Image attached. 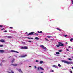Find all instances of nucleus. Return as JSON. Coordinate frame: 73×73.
<instances>
[{
  "label": "nucleus",
  "mask_w": 73,
  "mask_h": 73,
  "mask_svg": "<svg viewBox=\"0 0 73 73\" xmlns=\"http://www.w3.org/2000/svg\"><path fill=\"white\" fill-rule=\"evenodd\" d=\"M61 61L64 63H66L67 64H73V62H68L64 60H62Z\"/></svg>",
  "instance_id": "obj_1"
},
{
  "label": "nucleus",
  "mask_w": 73,
  "mask_h": 73,
  "mask_svg": "<svg viewBox=\"0 0 73 73\" xmlns=\"http://www.w3.org/2000/svg\"><path fill=\"white\" fill-rule=\"evenodd\" d=\"M58 43L60 44L56 45V46L57 47H60V46H64V44H63V43L58 42Z\"/></svg>",
  "instance_id": "obj_2"
},
{
  "label": "nucleus",
  "mask_w": 73,
  "mask_h": 73,
  "mask_svg": "<svg viewBox=\"0 0 73 73\" xmlns=\"http://www.w3.org/2000/svg\"><path fill=\"white\" fill-rule=\"evenodd\" d=\"M34 33H35V32H32L29 33L28 34H27V36H29V35H33Z\"/></svg>",
  "instance_id": "obj_3"
},
{
  "label": "nucleus",
  "mask_w": 73,
  "mask_h": 73,
  "mask_svg": "<svg viewBox=\"0 0 73 73\" xmlns=\"http://www.w3.org/2000/svg\"><path fill=\"white\" fill-rule=\"evenodd\" d=\"M40 46L42 48V49H46V47H45L44 45H40Z\"/></svg>",
  "instance_id": "obj_4"
},
{
  "label": "nucleus",
  "mask_w": 73,
  "mask_h": 73,
  "mask_svg": "<svg viewBox=\"0 0 73 73\" xmlns=\"http://www.w3.org/2000/svg\"><path fill=\"white\" fill-rule=\"evenodd\" d=\"M21 49H28V48H27L26 46H25L24 47H21Z\"/></svg>",
  "instance_id": "obj_5"
},
{
  "label": "nucleus",
  "mask_w": 73,
  "mask_h": 73,
  "mask_svg": "<svg viewBox=\"0 0 73 73\" xmlns=\"http://www.w3.org/2000/svg\"><path fill=\"white\" fill-rule=\"evenodd\" d=\"M11 52H14V53H19V52L17 51L14 50H11Z\"/></svg>",
  "instance_id": "obj_6"
},
{
  "label": "nucleus",
  "mask_w": 73,
  "mask_h": 73,
  "mask_svg": "<svg viewBox=\"0 0 73 73\" xmlns=\"http://www.w3.org/2000/svg\"><path fill=\"white\" fill-rule=\"evenodd\" d=\"M0 42H4L5 41H4V40H3V39H1L0 40Z\"/></svg>",
  "instance_id": "obj_7"
},
{
  "label": "nucleus",
  "mask_w": 73,
  "mask_h": 73,
  "mask_svg": "<svg viewBox=\"0 0 73 73\" xmlns=\"http://www.w3.org/2000/svg\"><path fill=\"white\" fill-rule=\"evenodd\" d=\"M4 52V50H0V53H3Z\"/></svg>",
  "instance_id": "obj_8"
},
{
  "label": "nucleus",
  "mask_w": 73,
  "mask_h": 73,
  "mask_svg": "<svg viewBox=\"0 0 73 73\" xmlns=\"http://www.w3.org/2000/svg\"><path fill=\"white\" fill-rule=\"evenodd\" d=\"M12 65H13L14 66H17V64H12Z\"/></svg>",
  "instance_id": "obj_9"
},
{
  "label": "nucleus",
  "mask_w": 73,
  "mask_h": 73,
  "mask_svg": "<svg viewBox=\"0 0 73 73\" xmlns=\"http://www.w3.org/2000/svg\"><path fill=\"white\" fill-rule=\"evenodd\" d=\"M56 29L57 30H58V31H60V32H61V29H60L59 28H57Z\"/></svg>",
  "instance_id": "obj_10"
},
{
  "label": "nucleus",
  "mask_w": 73,
  "mask_h": 73,
  "mask_svg": "<svg viewBox=\"0 0 73 73\" xmlns=\"http://www.w3.org/2000/svg\"><path fill=\"white\" fill-rule=\"evenodd\" d=\"M27 56V55H25L21 56V57H26Z\"/></svg>",
  "instance_id": "obj_11"
},
{
  "label": "nucleus",
  "mask_w": 73,
  "mask_h": 73,
  "mask_svg": "<svg viewBox=\"0 0 73 73\" xmlns=\"http://www.w3.org/2000/svg\"><path fill=\"white\" fill-rule=\"evenodd\" d=\"M39 68L40 69H41V70H44V69H43V68H42L41 67H39Z\"/></svg>",
  "instance_id": "obj_12"
},
{
  "label": "nucleus",
  "mask_w": 73,
  "mask_h": 73,
  "mask_svg": "<svg viewBox=\"0 0 73 73\" xmlns=\"http://www.w3.org/2000/svg\"><path fill=\"white\" fill-rule=\"evenodd\" d=\"M38 33H42V31H37Z\"/></svg>",
  "instance_id": "obj_13"
},
{
  "label": "nucleus",
  "mask_w": 73,
  "mask_h": 73,
  "mask_svg": "<svg viewBox=\"0 0 73 73\" xmlns=\"http://www.w3.org/2000/svg\"><path fill=\"white\" fill-rule=\"evenodd\" d=\"M27 38H28V39H30V40H33V38H30L29 37H27Z\"/></svg>",
  "instance_id": "obj_14"
},
{
  "label": "nucleus",
  "mask_w": 73,
  "mask_h": 73,
  "mask_svg": "<svg viewBox=\"0 0 73 73\" xmlns=\"http://www.w3.org/2000/svg\"><path fill=\"white\" fill-rule=\"evenodd\" d=\"M7 38H12V37L11 36H9L7 37Z\"/></svg>",
  "instance_id": "obj_15"
},
{
  "label": "nucleus",
  "mask_w": 73,
  "mask_h": 73,
  "mask_svg": "<svg viewBox=\"0 0 73 73\" xmlns=\"http://www.w3.org/2000/svg\"><path fill=\"white\" fill-rule=\"evenodd\" d=\"M35 39H36V40H39V38L37 37H36L35 38Z\"/></svg>",
  "instance_id": "obj_16"
},
{
  "label": "nucleus",
  "mask_w": 73,
  "mask_h": 73,
  "mask_svg": "<svg viewBox=\"0 0 73 73\" xmlns=\"http://www.w3.org/2000/svg\"><path fill=\"white\" fill-rule=\"evenodd\" d=\"M18 71L19 72H22V71H21V69H19L18 70Z\"/></svg>",
  "instance_id": "obj_17"
},
{
  "label": "nucleus",
  "mask_w": 73,
  "mask_h": 73,
  "mask_svg": "<svg viewBox=\"0 0 73 73\" xmlns=\"http://www.w3.org/2000/svg\"><path fill=\"white\" fill-rule=\"evenodd\" d=\"M47 37L48 38H50V37H52V36H47Z\"/></svg>",
  "instance_id": "obj_18"
},
{
  "label": "nucleus",
  "mask_w": 73,
  "mask_h": 73,
  "mask_svg": "<svg viewBox=\"0 0 73 73\" xmlns=\"http://www.w3.org/2000/svg\"><path fill=\"white\" fill-rule=\"evenodd\" d=\"M43 63V61H40V64H42Z\"/></svg>",
  "instance_id": "obj_19"
},
{
  "label": "nucleus",
  "mask_w": 73,
  "mask_h": 73,
  "mask_svg": "<svg viewBox=\"0 0 73 73\" xmlns=\"http://www.w3.org/2000/svg\"><path fill=\"white\" fill-rule=\"evenodd\" d=\"M58 65L59 66V67H61V65H60V64H58Z\"/></svg>",
  "instance_id": "obj_20"
},
{
  "label": "nucleus",
  "mask_w": 73,
  "mask_h": 73,
  "mask_svg": "<svg viewBox=\"0 0 73 73\" xmlns=\"http://www.w3.org/2000/svg\"><path fill=\"white\" fill-rule=\"evenodd\" d=\"M53 67H55V68H57V66L56 65H53Z\"/></svg>",
  "instance_id": "obj_21"
},
{
  "label": "nucleus",
  "mask_w": 73,
  "mask_h": 73,
  "mask_svg": "<svg viewBox=\"0 0 73 73\" xmlns=\"http://www.w3.org/2000/svg\"><path fill=\"white\" fill-rule=\"evenodd\" d=\"M73 40V38H71L70 40V41H72Z\"/></svg>",
  "instance_id": "obj_22"
},
{
  "label": "nucleus",
  "mask_w": 73,
  "mask_h": 73,
  "mask_svg": "<svg viewBox=\"0 0 73 73\" xmlns=\"http://www.w3.org/2000/svg\"><path fill=\"white\" fill-rule=\"evenodd\" d=\"M15 60L14 59H13L12 60V62H14V61H15Z\"/></svg>",
  "instance_id": "obj_23"
},
{
  "label": "nucleus",
  "mask_w": 73,
  "mask_h": 73,
  "mask_svg": "<svg viewBox=\"0 0 73 73\" xmlns=\"http://www.w3.org/2000/svg\"><path fill=\"white\" fill-rule=\"evenodd\" d=\"M3 26L2 25H0V28H1V27H3Z\"/></svg>",
  "instance_id": "obj_24"
},
{
  "label": "nucleus",
  "mask_w": 73,
  "mask_h": 73,
  "mask_svg": "<svg viewBox=\"0 0 73 73\" xmlns=\"http://www.w3.org/2000/svg\"><path fill=\"white\" fill-rule=\"evenodd\" d=\"M56 54H60V53L58 52H56Z\"/></svg>",
  "instance_id": "obj_25"
},
{
  "label": "nucleus",
  "mask_w": 73,
  "mask_h": 73,
  "mask_svg": "<svg viewBox=\"0 0 73 73\" xmlns=\"http://www.w3.org/2000/svg\"><path fill=\"white\" fill-rule=\"evenodd\" d=\"M11 72L12 73H14V72L12 71V70H11Z\"/></svg>",
  "instance_id": "obj_26"
},
{
  "label": "nucleus",
  "mask_w": 73,
  "mask_h": 73,
  "mask_svg": "<svg viewBox=\"0 0 73 73\" xmlns=\"http://www.w3.org/2000/svg\"><path fill=\"white\" fill-rule=\"evenodd\" d=\"M66 50L67 51H69V49H66Z\"/></svg>",
  "instance_id": "obj_27"
},
{
  "label": "nucleus",
  "mask_w": 73,
  "mask_h": 73,
  "mask_svg": "<svg viewBox=\"0 0 73 73\" xmlns=\"http://www.w3.org/2000/svg\"><path fill=\"white\" fill-rule=\"evenodd\" d=\"M3 45H0V47H3Z\"/></svg>",
  "instance_id": "obj_28"
},
{
  "label": "nucleus",
  "mask_w": 73,
  "mask_h": 73,
  "mask_svg": "<svg viewBox=\"0 0 73 73\" xmlns=\"http://www.w3.org/2000/svg\"><path fill=\"white\" fill-rule=\"evenodd\" d=\"M68 36V35H65V37H67Z\"/></svg>",
  "instance_id": "obj_29"
},
{
  "label": "nucleus",
  "mask_w": 73,
  "mask_h": 73,
  "mask_svg": "<svg viewBox=\"0 0 73 73\" xmlns=\"http://www.w3.org/2000/svg\"><path fill=\"white\" fill-rule=\"evenodd\" d=\"M68 60L70 61H72V59H71V58H69Z\"/></svg>",
  "instance_id": "obj_30"
},
{
  "label": "nucleus",
  "mask_w": 73,
  "mask_h": 73,
  "mask_svg": "<svg viewBox=\"0 0 73 73\" xmlns=\"http://www.w3.org/2000/svg\"><path fill=\"white\" fill-rule=\"evenodd\" d=\"M39 69H40V68H39V67H38V68H37V69H38V70H39Z\"/></svg>",
  "instance_id": "obj_31"
},
{
  "label": "nucleus",
  "mask_w": 73,
  "mask_h": 73,
  "mask_svg": "<svg viewBox=\"0 0 73 73\" xmlns=\"http://www.w3.org/2000/svg\"><path fill=\"white\" fill-rule=\"evenodd\" d=\"M34 67L35 69H36V68H37V67L36 66H35Z\"/></svg>",
  "instance_id": "obj_32"
},
{
  "label": "nucleus",
  "mask_w": 73,
  "mask_h": 73,
  "mask_svg": "<svg viewBox=\"0 0 73 73\" xmlns=\"http://www.w3.org/2000/svg\"><path fill=\"white\" fill-rule=\"evenodd\" d=\"M45 39L46 41H48V39H47L46 38H45Z\"/></svg>",
  "instance_id": "obj_33"
},
{
  "label": "nucleus",
  "mask_w": 73,
  "mask_h": 73,
  "mask_svg": "<svg viewBox=\"0 0 73 73\" xmlns=\"http://www.w3.org/2000/svg\"><path fill=\"white\" fill-rule=\"evenodd\" d=\"M35 34L36 35V36H37V35H38V34L35 33Z\"/></svg>",
  "instance_id": "obj_34"
},
{
  "label": "nucleus",
  "mask_w": 73,
  "mask_h": 73,
  "mask_svg": "<svg viewBox=\"0 0 73 73\" xmlns=\"http://www.w3.org/2000/svg\"><path fill=\"white\" fill-rule=\"evenodd\" d=\"M4 32H7V30H5L4 31Z\"/></svg>",
  "instance_id": "obj_35"
},
{
  "label": "nucleus",
  "mask_w": 73,
  "mask_h": 73,
  "mask_svg": "<svg viewBox=\"0 0 73 73\" xmlns=\"http://www.w3.org/2000/svg\"><path fill=\"white\" fill-rule=\"evenodd\" d=\"M28 42H32V41H28Z\"/></svg>",
  "instance_id": "obj_36"
},
{
  "label": "nucleus",
  "mask_w": 73,
  "mask_h": 73,
  "mask_svg": "<svg viewBox=\"0 0 73 73\" xmlns=\"http://www.w3.org/2000/svg\"><path fill=\"white\" fill-rule=\"evenodd\" d=\"M62 51L61 50H59V52H61Z\"/></svg>",
  "instance_id": "obj_37"
},
{
  "label": "nucleus",
  "mask_w": 73,
  "mask_h": 73,
  "mask_svg": "<svg viewBox=\"0 0 73 73\" xmlns=\"http://www.w3.org/2000/svg\"><path fill=\"white\" fill-rule=\"evenodd\" d=\"M71 1L72 2V4H73V1Z\"/></svg>",
  "instance_id": "obj_38"
},
{
  "label": "nucleus",
  "mask_w": 73,
  "mask_h": 73,
  "mask_svg": "<svg viewBox=\"0 0 73 73\" xmlns=\"http://www.w3.org/2000/svg\"><path fill=\"white\" fill-rule=\"evenodd\" d=\"M13 27H10V28L11 29H12V28Z\"/></svg>",
  "instance_id": "obj_39"
},
{
  "label": "nucleus",
  "mask_w": 73,
  "mask_h": 73,
  "mask_svg": "<svg viewBox=\"0 0 73 73\" xmlns=\"http://www.w3.org/2000/svg\"><path fill=\"white\" fill-rule=\"evenodd\" d=\"M3 29H4V28H2V29H1V30H3Z\"/></svg>",
  "instance_id": "obj_40"
},
{
  "label": "nucleus",
  "mask_w": 73,
  "mask_h": 73,
  "mask_svg": "<svg viewBox=\"0 0 73 73\" xmlns=\"http://www.w3.org/2000/svg\"><path fill=\"white\" fill-rule=\"evenodd\" d=\"M70 73H73V72H72V71H70Z\"/></svg>",
  "instance_id": "obj_41"
},
{
  "label": "nucleus",
  "mask_w": 73,
  "mask_h": 73,
  "mask_svg": "<svg viewBox=\"0 0 73 73\" xmlns=\"http://www.w3.org/2000/svg\"><path fill=\"white\" fill-rule=\"evenodd\" d=\"M11 31H12V30H10L9 31V32H11Z\"/></svg>",
  "instance_id": "obj_42"
},
{
  "label": "nucleus",
  "mask_w": 73,
  "mask_h": 73,
  "mask_svg": "<svg viewBox=\"0 0 73 73\" xmlns=\"http://www.w3.org/2000/svg\"><path fill=\"white\" fill-rule=\"evenodd\" d=\"M68 48H71V47H70V46H69Z\"/></svg>",
  "instance_id": "obj_43"
},
{
  "label": "nucleus",
  "mask_w": 73,
  "mask_h": 73,
  "mask_svg": "<svg viewBox=\"0 0 73 73\" xmlns=\"http://www.w3.org/2000/svg\"><path fill=\"white\" fill-rule=\"evenodd\" d=\"M36 62H38V61L37 60H36Z\"/></svg>",
  "instance_id": "obj_44"
},
{
  "label": "nucleus",
  "mask_w": 73,
  "mask_h": 73,
  "mask_svg": "<svg viewBox=\"0 0 73 73\" xmlns=\"http://www.w3.org/2000/svg\"><path fill=\"white\" fill-rule=\"evenodd\" d=\"M54 72V71L53 70L52 71V72Z\"/></svg>",
  "instance_id": "obj_45"
},
{
  "label": "nucleus",
  "mask_w": 73,
  "mask_h": 73,
  "mask_svg": "<svg viewBox=\"0 0 73 73\" xmlns=\"http://www.w3.org/2000/svg\"><path fill=\"white\" fill-rule=\"evenodd\" d=\"M0 66H1V63L0 64Z\"/></svg>",
  "instance_id": "obj_46"
},
{
  "label": "nucleus",
  "mask_w": 73,
  "mask_h": 73,
  "mask_svg": "<svg viewBox=\"0 0 73 73\" xmlns=\"http://www.w3.org/2000/svg\"><path fill=\"white\" fill-rule=\"evenodd\" d=\"M66 44H68V43H67V42H66Z\"/></svg>",
  "instance_id": "obj_47"
},
{
  "label": "nucleus",
  "mask_w": 73,
  "mask_h": 73,
  "mask_svg": "<svg viewBox=\"0 0 73 73\" xmlns=\"http://www.w3.org/2000/svg\"><path fill=\"white\" fill-rule=\"evenodd\" d=\"M29 67H30V68H31V66H29Z\"/></svg>",
  "instance_id": "obj_48"
},
{
  "label": "nucleus",
  "mask_w": 73,
  "mask_h": 73,
  "mask_svg": "<svg viewBox=\"0 0 73 73\" xmlns=\"http://www.w3.org/2000/svg\"><path fill=\"white\" fill-rule=\"evenodd\" d=\"M64 57H66V56H64Z\"/></svg>",
  "instance_id": "obj_49"
},
{
  "label": "nucleus",
  "mask_w": 73,
  "mask_h": 73,
  "mask_svg": "<svg viewBox=\"0 0 73 73\" xmlns=\"http://www.w3.org/2000/svg\"><path fill=\"white\" fill-rule=\"evenodd\" d=\"M72 69H73V67H72Z\"/></svg>",
  "instance_id": "obj_50"
},
{
  "label": "nucleus",
  "mask_w": 73,
  "mask_h": 73,
  "mask_svg": "<svg viewBox=\"0 0 73 73\" xmlns=\"http://www.w3.org/2000/svg\"><path fill=\"white\" fill-rule=\"evenodd\" d=\"M41 73H43V72H41Z\"/></svg>",
  "instance_id": "obj_51"
},
{
  "label": "nucleus",
  "mask_w": 73,
  "mask_h": 73,
  "mask_svg": "<svg viewBox=\"0 0 73 73\" xmlns=\"http://www.w3.org/2000/svg\"><path fill=\"white\" fill-rule=\"evenodd\" d=\"M10 57H9V58H10Z\"/></svg>",
  "instance_id": "obj_52"
},
{
  "label": "nucleus",
  "mask_w": 73,
  "mask_h": 73,
  "mask_svg": "<svg viewBox=\"0 0 73 73\" xmlns=\"http://www.w3.org/2000/svg\"><path fill=\"white\" fill-rule=\"evenodd\" d=\"M72 1H73V0H72Z\"/></svg>",
  "instance_id": "obj_53"
}]
</instances>
